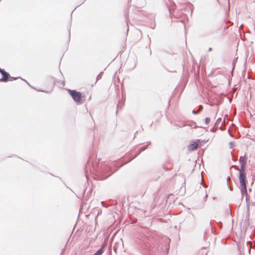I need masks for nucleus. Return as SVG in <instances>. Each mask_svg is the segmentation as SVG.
<instances>
[{
    "mask_svg": "<svg viewBox=\"0 0 255 255\" xmlns=\"http://www.w3.org/2000/svg\"><path fill=\"white\" fill-rule=\"evenodd\" d=\"M240 173H239V181L241 185V190L243 194H247V179H246V174L245 173V170H244V167L243 166L242 169H239Z\"/></svg>",
    "mask_w": 255,
    "mask_h": 255,
    "instance_id": "obj_1",
    "label": "nucleus"
},
{
    "mask_svg": "<svg viewBox=\"0 0 255 255\" xmlns=\"http://www.w3.org/2000/svg\"><path fill=\"white\" fill-rule=\"evenodd\" d=\"M68 93L72 97L73 100L78 104H81L83 102V97L80 92L76 90H68Z\"/></svg>",
    "mask_w": 255,
    "mask_h": 255,
    "instance_id": "obj_2",
    "label": "nucleus"
},
{
    "mask_svg": "<svg viewBox=\"0 0 255 255\" xmlns=\"http://www.w3.org/2000/svg\"><path fill=\"white\" fill-rule=\"evenodd\" d=\"M0 73L2 75V78L0 79V81L6 82L8 80L9 75L5 71L0 68Z\"/></svg>",
    "mask_w": 255,
    "mask_h": 255,
    "instance_id": "obj_3",
    "label": "nucleus"
},
{
    "mask_svg": "<svg viewBox=\"0 0 255 255\" xmlns=\"http://www.w3.org/2000/svg\"><path fill=\"white\" fill-rule=\"evenodd\" d=\"M197 147H198V144L195 141H192L189 146V148L191 150H193L196 149L197 148Z\"/></svg>",
    "mask_w": 255,
    "mask_h": 255,
    "instance_id": "obj_4",
    "label": "nucleus"
},
{
    "mask_svg": "<svg viewBox=\"0 0 255 255\" xmlns=\"http://www.w3.org/2000/svg\"><path fill=\"white\" fill-rule=\"evenodd\" d=\"M240 163H241V167H240V169H242V168L243 166L244 170H245V166H246V160L244 159H241V158H240Z\"/></svg>",
    "mask_w": 255,
    "mask_h": 255,
    "instance_id": "obj_5",
    "label": "nucleus"
},
{
    "mask_svg": "<svg viewBox=\"0 0 255 255\" xmlns=\"http://www.w3.org/2000/svg\"><path fill=\"white\" fill-rule=\"evenodd\" d=\"M104 252V248L102 247L99 249L94 255H101Z\"/></svg>",
    "mask_w": 255,
    "mask_h": 255,
    "instance_id": "obj_6",
    "label": "nucleus"
},
{
    "mask_svg": "<svg viewBox=\"0 0 255 255\" xmlns=\"http://www.w3.org/2000/svg\"><path fill=\"white\" fill-rule=\"evenodd\" d=\"M210 122V119L209 118H206L205 119V123L206 125H208Z\"/></svg>",
    "mask_w": 255,
    "mask_h": 255,
    "instance_id": "obj_7",
    "label": "nucleus"
},
{
    "mask_svg": "<svg viewBox=\"0 0 255 255\" xmlns=\"http://www.w3.org/2000/svg\"><path fill=\"white\" fill-rule=\"evenodd\" d=\"M12 79H13V78H12V77L9 78V80L11 81Z\"/></svg>",
    "mask_w": 255,
    "mask_h": 255,
    "instance_id": "obj_8",
    "label": "nucleus"
}]
</instances>
